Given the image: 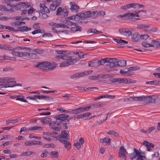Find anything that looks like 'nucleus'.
<instances>
[{"mask_svg": "<svg viewBox=\"0 0 160 160\" xmlns=\"http://www.w3.org/2000/svg\"><path fill=\"white\" fill-rule=\"evenodd\" d=\"M69 117V115H68L61 114L56 116L54 117V118L60 120L57 122V125L58 126H60L62 125V127L64 129H67L68 128L67 125L70 123V119H68Z\"/></svg>", "mask_w": 160, "mask_h": 160, "instance_id": "nucleus-1", "label": "nucleus"}, {"mask_svg": "<svg viewBox=\"0 0 160 160\" xmlns=\"http://www.w3.org/2000/svg\"><path fill=\"white\" fill-rule=\"evenodd\" d=\"M11 78L8 77L0 78V84H4L5 88L13 87L15 86H21V84H17L14 81H11Z\"/></svg>", "mask_w": 160, "mask_h": 160, "instance_id": "nucleus-2", "label": "nucleus"}, {"mask_svg": "<svg viewBox=\"0 0 160 160\" xmlns=\"http://www.w3.org/2000/svg\"><path fill=\"white\" fill-rule=\"evenodd\" d=\"M57 64L54 63H51L48 62H41L38 63L36 67L42 69L53 70L56 66Z\"/></svg>", "mask_w": 160, "mask_h": 160, "instance_id": "nucleus-3", "label": "nucleus"}, {"mask_svg": "<svg viewBox=\"0 0 160 160\" xmlns=\"http://www.w3.org/2000/svg\"><path fill=\"white\" fill-rule=\"evenodd\" d=\"M93 72L92 70H90L88 71H84L82 72L76 73L71 75L70 77L71 79L75 78H78L80 77H83L85 75H88L91 73Z\"/></svg>", "mask_w": 160, "mask_h": 160, "instance_id": "nucleus-4", "label": "nucleus"}, {"mask_svg": "<svg viewBox=\"0 0 160 160\" xmlns=\"http://www.w3.org/2000/svg\"><path fill=\"white\" fill-rule=\"evenodd\" d=\"M120 17L123 19H131L132 21L139 19L138 18H135V15L134 13H128L123 15H120Z\"/></svg>", "mask_w": 160, "mask_h": 160, "instance_id": "nucleus-5", "label": "nucleus"}, {"mask_svg": "<svg viewBox=\"0 0 160 160\" xmlns=\"http://www.w3.org/2000/svg\"><path fill=\"white\" fill-rule=\"evenodd\" d=\"M118 32L122 37H128L132 34L131 31L125 28H121L118 29Z\"/></svg>", "mask_w": 160, "mask_h": 160, "instance_id": "nucleus-6", "label": "nucleus"}, {"mask_svg": "<svg viewBox=\"0 0 160 160\" xmlns=\"http://www.w3.org/2000/svg\"><path fill=\"white\" fill-rule=\"evenodd\" d=\"M76 62V59H74L67 60L64 61L60 63V67H63L66 66H68L69 65L73 64Z\"/></svg>", "mask_w": 160, "mask_h": 160, "instance_id": "nucleus-7", "label": "nucleus"}, {"mask_svg": "<svg viewBox=\"0 0 160 160\" xmlns=\"http://www.w3.org/2000/svg\"><path fill=\"white\" fill-rule=\"evenodd\" d=\"M12 54L15 56L20 57H25L28 56V53L26 52H21L14 51L12 52Z\"/></svg>", "mask_w": 160, "mask_h": 160, "instance_id": "nucleus-8", "label": "nucleus"}, {"mask_svg": "<svg viewBox=\"0 0 160 160\" xmlns=\"http://www.w3.org/2000/svg\"><path fill=\"white\" fill-rule=\"evenodd\" d=\"M145 101H147V103H154L155 100L157 99V97L154 95L145 96Z\"/></svg>", "mask_w": 160, "mask_h": 160, "instance_id": "nucleus-9", "label": "nucleus"}, {"mask_svg": "<svg viewBox=\"0 0 160 160\" xmlns=\"http://www.w3.org/2000/svg\"><path fill=\"white\" fill-rule=\"evenodd\" d=\"M117 59L115 58H111L108 63L106 64V66H109L112 68L114 67L117 66Z\"/></svg>", "mask_w": 160, "mask_h": 160, "instance_id": "nucleus-10", "label": "nucleus"}, {"mask_svg": "<svg viewBox=\"0 0 160 160\" xmlns=\"http://www.w3.org/2000/svg\"><path fill=\"white\" fill-rule=\"evenodd\" d=\"M99 60L96 59L88 62V66L92 67H96L99 66Z\"/></svg>", "mask_w": 160, "mask_h": 160, "instance_id": "nucleus-11", "label": "nucleus"}, {"mask_svg": "<svg viewBox=\"0 0 160 160\" xmlns=\"http://www.w3.org/2000/svg\"><path fill=\"white\" fill-rule=\"evenodd\" d=\"M134 152L133 153H131L129 154L130 158L132 160L134 158H137L138 156L140 153V152L136 148H134Z\"/></svg>", "mask_w": 160, "mask_h": 160, "instance_id": "nucleus-12", "label": "nucleus"}, {"mask_svg": "<svg viewBox=\"0 0 160 160\" xmlns=\"http://www.w3.org/2000/svg\"><path fill=\"white\" fill-rule=\"evenodd\" d=\"M126 152V150L124 149L123 146H122L120 148L119 151L118 156L120 158L123 157L124 158H126L125 155V152Z\"/></svg>", "mask_w": 160, "mask_h": 160, "instance_id": "nucleus-13", "label": "nucleus"}, {"mask_svg": "<svg viewBox=\"0 0 160 160\" xmlns=\"http://www.w3.org/2000/svg\"><path fill=\"white\" fill-rule=\"evenodd\" d=\"M132 41L133 42H138L140 39V35L137 32H135L131 37Z\"/></svg>", "mask_w": 160, "mask_h": 160, "instance_id": "nucleus-14", "label": "nucleus"}, {"mask_svg": "<svg viewBox=\"0 0 160 160\" xmlns=\"http://www.w3.org/2000/svg\"><path fill=\"white\" fill-rule=\"evenodd\" d=\"M37 99H44L47 101L53 100L52 98L43 95H37Z\"/></svg>", "mask_w": 160, "mask_h": 160, "instance_id": "nucleus-15", "label": "nucleus"}, {"mask_svg": "<svg viewBox=\"0 0 160 160\" xmlns=\"http://www.w3.org/2000/svg\"><path fill=\"white\" fill-rule=\"evenodd\" d=\"M113 40L114 42H117L118 45H125L128 43L127 41L121 39H118L115 38H113Z\"/></svg>", "mask_w": 160, "mask_h": 160, "instance_id": "nucleus-16", "label": "nucleus"}, {"mask_svg": "<svg viewBox=\"0 0 160 160\" xmlns=\"http://www.w3.org/2000/svg\"><path fill=\"white\" fill-rule=\"evenodd\" d=\"M97 78L98 80L100 78H111L112 76L111 75L108 74H99L96 75Z\"/></svg>", "mask_w": 160, "mask_h": 160, "instance_id": "nucleus-17", "label": "nucleus"}, {"mask_svg": "<svg viewBox=\"0 0 160 160\" xmlns=\"http://www.w3.org/2000/svg\"><path fill=\"white\" fill-rule=\"evenodd\" d=\"M71 5V7L70 9H71L72 11H75L76 12H78V10L79 9V7L75 2L71 3L70 4Z\"/></svg>", "mask_w": 160, "mask_h": 160, "instance_id": "nucleus-18", "label": "nucleus"}, {"mask_svg": "<svg viewBox=\"0 0 160 160\" xmlns=\"http://www.w3.org/2000/svg\"><path fill=\"white\" fill-rule=\"evenodd\" d=\"M40 7L41 10L42 12L46 13H49L50 11L49 9L43 4H40Z\"/></svg>", "mask_w": 160, "mask_h": 160, "instance_id": "nucleus-19", "label": "nucleus"}, {"mask_svg": "<svg viewBox=\"0 0 160 160\" xmlns=\"http://www.w3.org/2000/svg\"><path fill=\"white\" fill-rule=\"evenodd\" d=\"M82 112V107H80L75 109L71 110H70V113L76 114Z\"/></svg>", "mask_w": 160, "mask_h": 160, "instance_id": "nucleus-20", "label": "nucleus"}, {"mask_svg": "<svg viewBox=\"0 0 160 160\" xmlns=\"http://www.w3.org/2000/svg\"><path fill=\"white\" fill-rule=\"evenodd\" d=\"M60 141L64 144L65 147L68 150L70 149L71 148V144L69 142L64 140H60Z\"/></svg>", "mask_w": 160, "mask_h": 160, "instance_id": "nucleus-21", "label": "nucleus"}, {"mask_svg": "<svg viewBox=\"0 0 160 160\" xmlns=\"http://www.w3.org/2000/svg\"><path fill=\"white\" fill-rule=\"evenodd\" d=\"M117 66L122 67L126 65V61L124 60H121L118 61L117 59Z\"/></svg>", "mask_w": 160, "mask_h": 160, "instance_id": "nucleus-22", "label": "nucleus"}, {"mask_svg": "<svg viewBox=\"0 0 160 160\" xmlns=\"http://www.w3.org/2000/svg\"><path fill=\"white\" fill-rule=\"evenodd\" d=\"M60 135L62 138L65 139L67 140H68L69 139L68 134L66 131L64 130H62L61 131Z\"/></svg>", "mask_w": 160, "mask_h": 160, "instance_id": "nucleus-23", "label": "nucleus"}, {"mask_svg": "<svg viewBox=\"0 0 160 160\" xmlns=\"http://www.w3.org/2000/svg\"><path fill=\"white\" fill-rule=\"evenodd\" d=\"M87 32V33H92L97 34L99 33H102V32L98 31L95 28H91L88 29Z\"/></svg>", "mask_w": 160, "mask_h": 160, "instance_id": "nucleus-24", "label": "nucleus"}, {"mask_svg": "<svg viewBox=\"0 0 160 160\" xmlns=\"http://www.w3.org/2000/svg\"><path fill=\"white\" fill-rule=\"evenodd\" d=\"M82 16L83 17V20L90 17V11H84L82 12Z\"/></svg>", "mask_w": 160, "mask_h": 160, "instance_id": "nucleus-25", "label": "nucleus"}, {"mask_svg": "<svg viewBox=\"0 0 160 160\" xmlns=\"http://www.w3.org/2000/svg\"><path fill=\"white\" fill-rule=\"evenodd\" d=\"M58 6L57 1H55L50 6V9L52 11H55L56 8Z\"/></svg>", "mask_w": 160, "mask_h": 160, "instance_id": "nucleus-26", "label": "nucleus"}, {"mask_svg": "<svg viewBox=\"0 0 160 160\" xmlns=\"http://www.w3.org/2000/svg\"><path fill=\"white\" fill-rule=\"evenodd\" d=\"M151 44L153 45L152 47H155L157 48L160 47V42L152 39L151 41Z\"/></svg>", "mask_w": 160, "mask_h": 160, "instance_id": "nucleus-27", "label": "nucleus"}, {"mask_svg": "<svg viewBox=\"0 0 160 160\" xmlns=\"http://www.w3.org/2000/svg\"><path fill=\"white\" fill-rule=\"evenodd\" d=\"M99 141L100 142H106L107 144H110L111 142V139L109 138H108L107 137H106L103 139H100Z\"/></svg>", "mask_w": 160, "mask_h": 160, "instance_id": "nucleus-28", "label": "nucleus"}, {"mask_svg": "<svg viewBox=\"0 0 160 160\" xmlns=\"http://www.w3.org/2000/svg\"><path fill=\"white\" fill-rule=\"evenodd\" d=\"M142 45L143 47L146 48L152 47V46H153V45L151 44V42L150 43H148V41H146L142 42Z\"/></svg>", "mask_w": 160, "mask_h": 160, "instance_id": "nucleus-29", "label": "nucleus"}, {"mask_svg": "<svg viewBox=\"0 0 160 160\" xmlns=\"http://www.w3.org/2000/svg\"><path fill=\"white\" fill-rule=\"evenodd\" d=\"M52 120V119L49 118H47L41 120V123L43 124H46Z\"/></svg>", "mask_w": 160, "mask_h": 160, "instance_id": "nucleus-30", "label": "nucleus"}, {"mask_svg": "<svg viewBox=\"0 0 160 160\" xmlns=\"http://www.w3.org/2000/svg\"><path fill=\"white\" fill-rule=\"evenodd\" d=\"M28 27H27L25 26L18 27L16 31L17 32L20 31L21 32L27 31V29H28Z\"/></svg>", "mask_w": 160, "mask_h": 160, "instance_id": "nucleus-31", "label": "nucleus"}, {"mask_svg": "<svg viewBox=\"0 0 160 160\" xmlns=\"http://www.w3.org/2000/svg\"><path fill=\"white\" fill-rule=\"evenodd\" d=\"M145 96H142L140 97H134V101H145V98H146Z\"/></svg>", "mask_w": 160, "mask_h": 160, "instance_id": "nucleus-32", "label": "nucleus"}, {"mask_svg": "<svg viewBox=\"0 0 160 160\" xmlns=\"http://www.w3.org/2000/svg\"><path fill=\"white\" fill-rule=\"evenodd\" d=\"M43 129V128L41 127L35 126L29 128V131H36V130H41Z\"/></svg>", "mask_w": 160, "mask_h": 160, "instance_id": "nucleus-33", "label": "nucleus"}, {"mask_svg": "<svg viewBox=\"0 0 160 160\" xmlns=\"http://www.w3.org/2000/svg\"><path fill=\"white\" fill-rule=\"evenodd\" d=\"M71 30L73 32H75L78 31L81 32L82 30V29L81 27L78 25L75 28H71Z\"/></svg>", "mask_w": 160, "mask_h": 160, "instance_id": "nucleus-34", "label": "nucleus"}, {"mask_svg": "<svg viewBox=\"0 0 160 160\" xmlns=\"http://www.w3.org/2000/svg\"><path fill=\"white\" fill-rule=\"evenodd\" d=\"M2 49L7 50H9L13 51L15 50V49L14 48L8 45H3Z\"/></svg>", "mask_w": 160, "mask_h": 160, "instance_id": "nucleus-35", "label": "nucleus"}, {"mask_svg": "<svg viewBox=\"0 0 160 160\" xmlns=\"http://www.w3.org/2000/svg\"><path fill=\"white\" fill-rule=\"evenodd\" d=\"M28 55L31 58L33 59H38V56L35 53H28Z\"/></svg>", "mask_w": 160, "mask_h": 160, "instance_id": "nucleus-36", "label": "nucleus"}, {"mask_svg": "<svg viewBox=\"0 0 160 160\" xmlns=\"http://www.w3.org/2000/svg\"><path fill=\"white\" fill-rule=\"evenodd\" d=\"M22 24H25V23L23 22H19V21H16L15 22H13L11 23L12 25L13 26H20L22 25Z\"/></svg>", "mask_w": 160, "mask_h": 160, "instance_id": "nucleus-37", "label": "nucleus"}, {"mask_svg": "<svg viewBox=\"0 0 160 160\" xmlns=\"http://www.w3.org/2000/svg\"><path fill=\"white\" fill-rule=\"evenodd\" d=\"M58 152L53 151L50 152L49 155L51 156H53L54 157L58 158Z\"/></svg>", "mask_w": 160, "mask_h": 160, "instance_id": "nucleus-38", "label": "nucleus"}, {"mask_svg": "<svg viewBox=\"0 0 160 160\" xmlns=\"http://www.w3.org/2000/svg\"><path fill=\"white\" fill-rule=\"evenodd\" d=\"M142 144H146L147 146H149L150 147H151L152 148H153L154 146V145L153 144L149 142L146 141H144L143 142Z\"/></svg>", "mask_w": 160, "mask_h": 160, "instance_id": "nucleus-39", "label": "nucleus"}, {"mask_svg": "<svg viewBox=\"0 0 160 160\" xmlns=\"http://www.w3.org/2000/svg\"><path fill=\"white\" fill-rule=\"evenodd\" d=\"M129 71L128 68H125L121 69L120 71V73L123 74L128 72Z\"/></svg>", "mask_w": 160, "mask_h": 160, "instance_id": "nucleus-40", "label": "nucleus"}, {"mask_svg": "<svg viewBox=\"0 0 160 160\" xmlns=\"http://www.w3.org/2000/svg\"><path fill=\"white\" fill-rule=\"evenodd\" d=\"M105 14V13L104 12L102 11H98L97 12L96 14L95 15L96 17H98L100 16H104Z\"/></svg>", "mask_w": 160, "mask_h": 160, "instance_id": "nucleus-41", "label": "nucleus"}, {"mask_svg": "<svg viewBox=\"0 0 160 160\" xmlns=\"http://www.w3.org/2000/svg\"><path fill=\"white\" fill-rule=\"evenodd\" d=\"M107 133L110 135H112L115 136H117L118 135V133L113 131H109L107 132Z\"/></svg>", "mask_w": 160, "mask_h": 160, "instance_id": "nucleus-42", "label": "nucleus"}, {"mask_svg": "<svg viewBox=\"0 0 160 160\" xmlns=\"http://www.w3.org/2000/svg\"><path fill=\"white\" fill-rule=\"evenodd\" d=\"M140 68V67L137 66H134L132 67H130L128 68L129 71H135L138 70Z\"/></svg>", "mask_w": 160, "mask_h": 160, "instance_id": "nucleus-43", "label": "nucleus"}, {"mask_svg": "<svg viewBox=\"0 0 160 160\" xmlns=\"http://www.w3.org/2000/svg\"><path fill=\"white\" fill-rule=\"evenodd\" d=\"M146 84H149L151 85H157V80L152 81L149 82H146Z\"/></svg>", "mask_w": 160, "mask_h": 160, "instance_id": "nucleus-44", "label": "nucleus"}, {"mask_svg": "<svg viewBox=\"0 0 160 160\" xmlns=\"http://www.w3.org/2000/svg\"><path fill=\"white\" fill-rule=\"evenodd\" d=\"M44 51L42 49H38L35 50V52L38 54H41L43 53Z\"/></svg>", "mask_w": 160, "mask_h": 160, "instance_id": "nucleus-45", "label": "nucleus"}, {"mask_svg": "<svg viewBox=\"0 0 160 160\" xmlns=\"http://www.w3.org/2000/svg\"><path fill=\"white\" fill-rule=\"evenodd\" d=\"M61 23H56L52 22L50 25L52 26H54L55 28H61Z\"/></svg>", "mask_w": 160, "mask_h": 160, "instance_id": "nucleus-46", "label": "nucleus"}, {"mask_svg": "<svg viewBox=\"0 0 160 160\" xmlns=\"http://www.w3.org/2000/svg\"><path fill=\"white\" fill-rule=\"evenodd\" d=\"M4 60H8L14 61L15 59V58L13 57H10L8 56H4Z\"/></svg>", "mask_w": 160, "mask_h": 160, "instance_id": "nucleus-47", "label": "nucleus"}, {"mask_svg": "<svg viewBox=\"0 0 160 160\" xmlns=\"http://www.w3.org/2000/svg\"><path fill=\"white\" fill-rule=\"evenodd\" d=\"M91 107V108H98L99 107H101V105L98 103L92 104L90 105Z\"/></svg>", "mask_w": 160, "mask_h": 160, "instance_id": "nucleus-48", "label": "nucleus"}, {"mask_svg": "<svg viewBox=\"0 0 160 160\" xmlns=\"http://www.w3.org/2000/svg\"><path fill=\"white\" fill-rule=\"evenodd\" d=\"M66 52H68V51H63V50H56L55 51V52H57V53L58 54H63L64 55L65 54V53H66ZM68 53H69V51H68Z\"/></svg>", "mask_w": 160, "mask_h": 160, "instance_id": "nucleus-49", "label": "nucleus"}, {"mask_svg": "<svg viewBox=\"0 0 160 160\" xmlns=\"http://www.w3.org/2000/svg\"><path fill=\"white\" fill-rule=\"evenodd\" d=\"M29 131V129H28L26 127H24L22 128H21L20 132V133H21L23 132H26L27 133H28V132Z\"/></svg>", "mask_w": 160, "mask_h": 160, "instance_id": "nucleus-50", "label": "nucleus"}, {"mask_svg": "<svg viewBox=\"0 0 160 160\" xmlns=\"http://www.w3.org/2000/svg\"><path fill=\"white\" fill-rule=\"evenodd\" d=\"M149 37V36L147 34L141 35L140 36V38L142 40H146Z\"/></svg>", "mask_w": 160, "mask_h": 160, "instance_id": "nucleus-51", "label": "nucleus"}, {"mask_svg": "<svg viewBox=\"0 0 160 160\" xmlns=\"http://www.w3.org/2000/svg\"><path fill=\"white\" fill-rule=\"evenodd\" d=\"M155 128L154 127H150L148 130L147 131V133L148 134H150L151 132L154 130Z\"/></svg>", "mask_w": 160, "mask_h": 160, "instance_id": "nucleus-52", "label": "nucleus"}, {"mask_svg": "<svg viewBox=\"0 0 160 160\" xmlns=\"http://www.w3.org/2000/svg\"><path fill=\"white\" fill-rule=\"evenodd\" d=\"M91 108V107L90 105L86 107H82V112L84 111H88Z\"/></svg>", "mask_w": 160, "mask_h": 160, "instance_id": "nucleus-53", "label": "nucleus"}, {"mask_svg": "<svg viewBox=\"0 0 160 160\" xmlns=\"http://www.w3.org/2000/svg\"><path fill=\"white\" fill-rule=\"evenodd\" d=\"M16 100H19L21 102H27V101L24 99L23 98H21V97H17V98L16 99Z\"/></svg>", "mask_w": 160, "mask_h": 160, "instance_id": "nucleus-54", "label": "nucleus"}, {"mask_svg": "<svg viewBox=\"0 0 160 160\" xmlns=\"http://www.w3.org/2000/svg\"><path fill=\"white\" fill-rule=\"evenodd\" d=\"M48 153V152L47 150H45L44 152L41 154V156L42 158H45L47 156Z\"/></svg>", "mask_w": 160, "mask_h": 160, "instance_id": "nucleus-55", "label": "nucleus"}, {"mask_svg": "<svg viewBox=\"0 0 160 160\" xmlns=\"http://www.w3.org/2000/svg\"><path fill=\"white\" fill-rule=\"evenodd\" d=\"M27 98L31 100L36 101L37 99V95H34L33 97L28 96Z\"/></svg>", "mask_w": 160, "mask_h": 160, "instance_id": "nucleus-56", "label": "nucleus"}, {"mask_svg": "<svg viewBox=\"0 0 160 160\" xmlns=\"http://www.w3.org/2000/svg\"><path fill=\"white\" fill-rule=\"evenodd\" d=\"M62 11V8L61 7L59 8L57 11L56 15H61L62 14L61 12Z\"/></svg>", "mask_w": 160, "mask_h": 160, "instance_id": "nucleus-57", "label": "nucleus"}, {"mask_svg": "<svg viewBox=\"0 0 160 160\" xmlns=\"http://www.w3.org/2000/svg\"><path fill=\"white\" fill-rule=\"evenodd\" d=\"M30 155V151L26 152H23L22 153L21 155L20 156H29Z\"/></svg>", "mask_w": 160, "mask_h": 160, "instance_id": "nucleus-58", "label": "nucleus"}, {"mask_svg": "<svg viewBox=\"0 0 160 160\" xmlns=\"http://www.w3.org/2000/svg\"><path fill=\"white\" fill-rule=\"evenodd\" d=\"M5 28L6 29H8L10 31L17 32L16 30L14 29L13 27L8 26H5Z\"/></svg>", "mask_w": 160, "mask_h": 160, "instance_id": "nucleus-59", "label": "nucleus"}, {"mask_svg": "<svg viewBox=\"0 0 160 160\" xmlns=\"http://www.w3.org/2000/svg\"><path fill=\"white\" fill-rule=\"evenodd\" d=\"M74 145L75 146L77 149H79L81 148V145L80 143L78 142H76V143H74Z\"/></svg>", "mask_w": 160, "mask_h": 160, "instance_id": "nucleus-60", "label": "nucleus"}, {"mask_svg": "<svg viewBox=\"0 0 160 160\" xmlns=\"http://www.w3.org/2000/svg\"><path fill=\"white\" fill-rule=\"evenodd\" d=\"M145 24H140L137 25V28L138 29L144 30Z\"/></svg>", "mask_w": 160, "mask_h": 160, "instance_id": "nucleus-61", "label": "nucleus"}, {"mask_svg": "<svg viewBox=\"0 0 160 160\" xmlns=\"http://www.w3.org/2000/svg\"><path fill=\"white\" fill-rule=\"evenodd\" d=\"M42 37H52V35L50 33H46L42 35Z\"/></svg>", "mask_w": 160, "mask_h": 160, "instance_id": "nucleus-62", "label": "nucleus"}, {"mask_svg": "<svg viewBox=\"0 0 160 160\" xmlns=\"http://www.w3.org/2000/svg\"><path fill=\"white\" fill-rule=\"evenodd\" d=\"M88 79L91 80H97L96 75H93L90 77Z\"/></svg>", "mask_w": 160, "mask_h": 160, "instance_id": "nucleus-63", "label": "nucleus"}, {"mask_svg": "<svg viewBox=\"0 0 160 160\" xmlns=\"http://www.w3.org/2000/svg\"><path fill=\"white\" fill-rule=\"evenodd\" d=\"M25 144L27 146H31L33 145V141L31 142L29 141L26 142L25 143Z\"/></svg>", "mask_w": 160, "mask_h": 160, "instance_id": "nucleus-64", "label": "nucleus"}]
</instances>
